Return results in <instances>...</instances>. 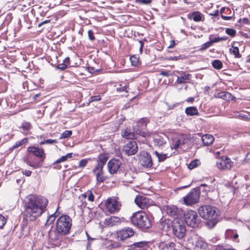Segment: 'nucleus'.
I'll list each match as a JSON object with an SVG mask.
<instances>
[{
  "instance_id": "61",
  "label": "nucleus",
  "mask_w": 250,
  "mask_h": 250,
  "mask_svg": "<svg viewBox=\"0 0 250 250\" xmlns=\"http://www.w3.org/2000/svg\"><path fill=\"white\" fill-rule=\"evenodd\" d=\"M161 75L168 77L170 74L169 71H161L160 73Z\"/></svg>"
},
{
  "instance_id": "56",
  "label": "nucleus",
  "mask_w": 250,
  "mask_h": 250,
  "mask_svg": "<svg viewBox=\"0 0 250 250\" xmlns=\"http://www.w3.org/2000/svg\"><path fill=\"white\" fill-rule=\"evenodd\" d=\"M88 36L89 40H90L91 41L93 42L95 40L94 34L92 30H89L88 31Z\"/></svg>"
},
{
  "instance_id": "57",
  "label": "nucleus",
  "mask_w": 250,
  "mask_h": 250,
  "mask_svg": "<svg viewBox=\"0 0 250 250\" xmlns=\"http://www.w3.org/2000/svg\"><path fill=\"white\" fill-rule=\"evenodd\" d=\"M202 188H203L202 191H205V194H206L209 190V188L208 186L204 184H202L200 186V188H199L200 189V191L202 189Z\"/></svg>"
},
{
  "instance_id": "14",
  "label": "nucleus",
  "mask_w": 250,
  "mask_h": 250,
  "mask_svg": "<svg viewBox=\"0 0 250 250\" xmlns=\"http://www.w3.org/2000/svg\"><path fill=\"white\" fill-rule=\"evenodd\" d=\"M134 229L130 227H125L116 231L117 238L119 241H123L134 235Z\"/></svg>"
},
{
  "instance_id": "64",
  "label": "nucleus",
  "mask_w": 250,
  "mask_h": 250,
  "mask_svg": "<svg viewBox=\"0 0 250 250\" xmlns=\"http://www.w3.org/2000/svg\"><path fill=\"white\" fill-rule=\"evenodd\" d=\"M45 142H46L47 144H50L57 143V141L55 139V140L47 139V140H45Z\"/></svg>"
},
{
  "instance_id": "53",
  "label": "nucleus",
  "mask_w": 250,
  "mask_h": 250,
  "mask_svg": "<svg viewBox=\"0 0 250 250\" xmlns=\"http://www.w3.org/2000/svg\"><path fill=\"white\" fill-rule=\"evenodd\" d=\"M211 45H212V44H211V43L209 41L206 42L201 45L200 50L204 51V50L208 48Z\"/></svg>"
},
{
  "instance_id": "27",
  "label": "nucleus",
  "mask_w": 250,
  "mask_h": 250,
  "mask_svg": "<svg viewBox=\"0 0 250 250\" xmlns=\"http://www.w3.org/2000/svg\"><path fill=\"white\" fill-rule=\"evenodd\" d=\"M148 245L146 242H139L130 246L128 250H147Z\"/></svg>"
},
{
  "instance_id": "24",
  "label": "nucleus",
  "mask_w": 250,
  "mask_h": 250,
  "mask_svg": "<svg viewBox=\"0 0 250 250\" xmlns=\"http://www.w3.org/2000/svg\"><path fill=\"white\" fill-rule=\"evenodd\" d=\"M238 238L239 235L236 230H233L230 229H228L226 230L225 232L226 239H230L234 242L238 243L239 242Z\"/></svg>"
},
{
  "instance_id": "48",
  "label": "nucleus",
  "mask_w": 250,
  "mask_h": 250,
  "mask_svg": "<svg viewBox=\"0 0 250 250\" xmlns=\"http://www.w3.org/2000/svg\"><path fill=\"white\" fill-rule=\"evenodd\" d=\"M72 134L71 130H65L63 132L60 136V139H63L68 137H70Z\"/></svg>"
},
{
  "instance_id": "26",
  "label": "nucleus",
  "mask_w": 250,
  "mask_h": 250,
  "mask_svg": "<svg viewBox=\"0 0 250 250\" xmlns=\"http://www.w3.org/2000/svg\"><path fill=\"white\" fill-rule=\"evenodd\" d=\"M121 134L122 137L125 139L134 140L137 138L136 132L132 131L129 128L122 129Z\"/></svg>"
},
{
  "instance_id": "52",
  "label": "nucleus",
  "mask_w": 250,
  "mask_h": 250,
  "mask_svg": "<svg viewBox=\"0 0 250 250\" xmlns=\"http://www.w3.org/2000/svg\"><path fill=\"white\" fill-rule=\"evenodd\" d=\"M7 222L6 218L0 214V229L3 228Z\"/></svg>"
},
{
  "instance_id": "21",
  "label": "nucleus",
  "mask_w": 250,
  "mask_h": 250,
  "mask_svg": "<svg viewBox=\"0 0 250 250\" xmlns=\"http://www.w3.org/2000/svg\"><path fill=\"white\" fill-rule=\"evenodd\" d=\"M27 151L42 161H44L46 158L45 151L42 147L30 146L27 148Z\"/></svg>"
},
{
  "instance_id": "4",
  "label": "nucleus",
  "mask_w": 250,
  "mask_h": 250,
  "mask_svg": "<svg viewBox=\"0 0 250 250\" xmlns=\"http://www.w3.org/2000/svg\"><path fill=\"white\" fill-rule=\"evenodd\" d=\"M131 223L139 228L146 229L151 226L150 219L143 211L133 213L131 218Z\"/></svg>"
},
{
  "instance_id": "10",
  "label": "nucleus",
  "mask_w": 250,
  "mask_h": 250,
  "mask_svg": "<svg viewBox=\"0 0 250 250\" xmlns=\"http://www.w3.org/2000/svg\"><path fill=\"white\" fill-rule=\"evenodd\" d=\"M148 120L146 118H143L140 119L137 122L135 131L136 133L144 138H147L149 137L151 133L145 130L146 127Z\"/></svg>"
},
{
  "instance_id": "13",
  "label": "nucleus",
  "mask_w": 250,
  "mask_h": 250,
  "mask_svg": "<svg viewBox=\"0 0 250 250\" xmlns=\"http://www.w3.org/2000/svg\"><path fill=\"white\" fill-rule=\"evenodd\" d=\"M63 233H61L59 230L50 231L49 232L48 241L53 247H58L61 245L62 242V236Z\"/></svg>"
},
{
  "instance_id": "49",
  "label": "nucleus",
  "mask_w": 250,
  "mask_h": 250,
  "mask_svg": "<svg viewBox=\"0 0 250 250\" xmlns=\"http://www.w3.org/2000/svg\"><path fill=\"white\" fill-rule=\"evenodd\" d=\"M225 32L227 34L230 36L231 37H234L236 34V31L231 28H227L226 29Z\"/></svg>"
},
{
  "instance_id": "59",
  "label": "nucleus",
  "mask_w": 250,
  "mask_h": 250,
  "mask_svg": "<svg viewBox=\"0 0 250 250\" xmlns=\"http://www.w3.org/2000/svg\"><path fill=\"white\" fill-rule=\"evenodd\" d=\"M128 88V86L127 85H125L123 86H122L121 85H120V87L117 88V91L119 92H122L124 91L127 92V89Z\"/></svg>"
},
{
  "instance_id": "34",
  "label": "nucleus",
  "mask_w": 250,
  "mask_h": 250,
  "mask_svg": "<svg viewBox=\"0 0 250 250\" xmlns=\"http://www.w3.org/2000/svg\"><path fill=\"white\" fill-rule=\"evenodd\" d=\"M185 113L188 116H198L199 115V111L195 106H189L186 108L185 110Z\"/></svg>"
},
{
  "instance_id": "41",
  "label": "nucleus",
  "mask_w": 250,
  "mask_h": 250,
  "mask_svg": "<svg viewBox=\"0 0 250 250\" xmlns=\"http://www.w3.org/2000/svg\"><path fill=\"white\" fill-rule=\"evenodd\" d=\"M195 247L201 249H206L208 244L202 239H198L195 243Z\"/></svg>"
},
{
  "instance_id": "37",
  "label": "nucleus",
  "mask_w": 250,
  "mask_h": 250,
  "mask_svg": "<svg viewBox=\"0 0 250 250\" xmlns=\"http://www.w3.org/2000/svg\"><path fill=\"white\" fill-rule=\"evenodd\" d=\"M28 143V139L24 138L20 141H17L16 143L10 148V151H13L14 149L21 146L23 145H25Z\"/></svg>"
},
{
  "instance_id": "20",
  "label": "nucleus",
  "mask_w": 250,
  "mask_h": 250,
  "mask_svg": "<svg viewBox=\"0 0 250 250\" xmlns=\"http://www.w3.org/2000/svg\"><path fill=\"white\" fill-rule=\"evenodd\" d=\"M121 166V161L117 159L112 158L107 163V169L110 174H114L117 173Z\"/></svg>"
},
{
  "instance_id": "16",
  "label": "nucleus",
  "mask_w": 250,
  "mask_h": 250,
  "mask_svg": "<svg viewBox=\"0 0 250 250\" xmlns=\"http://www.w3.org/2000/svg\"><path fill=\"white\" fill-rule=\"evenodd\" d=\"M150 137H152L154 146L156 147L163 146L167 143V136L164 133H153Z\"/></svg>"
},
{
  "instance_id": "6",
  "label": "nucleus",
  "mask_w": 250,
  "mask_h": 250,
  "mask_svg": "<svg viewBox=\"0 0 250 250\" xmlns=\"http://www.w3.org/2000/svg\"><path fill=\"white\" fill-rule=\"evenodd\" d=\"M104 206L106 211L110 214H117L120 212L122 205L119 197H108L105 201Z\"/></svg>"
},
{
  "instance_id": "12",
  "label": "nucleus",
  "mask_w": 250,
  "mask_h": 250,
  "mask_svg": "<svg viewBox=\"0 0 250 250\" xmlns=\"http://www.w3.org/2000/svg\"><path fill=\"white\" fill-rule=\"evenodd\" d=\"M119 174L124 182L131 183L135 178V173L130 167H122L119 170Z\"/></svg>"
},
{
  "instance_id": "5",
  "label": "nucleus",
  "mask_w": 250,
  "mask_h": 250,
  "mask_svg": "<svg viewBox=\"0 0 250 250\" xmlns=\"http://www.w3.org/2000/svg\"><path fill=\"white\" fill-rule=\"evenodd\" d=\"M56 229L64 235H67L70 232L72 225V218L68 215L62 214L56 220Z\"/></svg>"
},
{
  "instance_id": "44",
  "label": "nucleus",
  "mask_w": 250,
  "mask_h": 250,
  "mask_svg": "<svg viewBox=\"0 0 250 250\" xmlns=\"http://www.w3.org/2000/svg\"><path fill=\"white\" fill-rule=\"evenodd\" d=\"M154 153L158 157L159 162H164L170 156V155L168 156L167 154L159 153L157 151H155Z\"/></svg>"
},
{
  "instance_id": "29",
  "label": "nucleus",
  "mask_w": 250,
  "mask_h": 250,
  "mask_svg": "<svg viewBox=\"0 0 250 250\" xmlns=\"http://www.w3.org/2000/svg\"><path fill=\"white\" fill-rule=\"evenodd\" d=\"M188 18L189 20H193L195 22L203 21V18L204 19V15L198 11H194L188 14Z\"/></svg>"
},
{
  "instance_id": "36",
  "label": "nucleus",
  "mask_w": 250,
  "mask_h": 250,
  "mask_svg": "<svg viewBox=\"0 0 250 250\" xmlns=\"http://www.w3.org/2000/svg\"><path fill=\"white\" fill-rule=\"evenodd\" d=\"M171 224L169 223V221L164 220L160 222L158 224V228L163 231L168 232L170 229V226Z\"/></svg>"
},
{
  "instance_id": "54",
  "label": "nucleus",
  "mask_w": 250,
  "mask_h": 250,
  "mask_svg": "<svg viewBox=\"0 0 250 250\" xmlns=\"http://www.w3.org/2000/svg\"><path fill=\"white\" fill-rule=\"evenodd\" d=\"M238 22L241 24H249L250 21L248 18H243L242 19L240 18Z\"/></svg>"
},
{
  "instance_id": "23",
  "label": "nucleus",
  "mask_w": 250,
  "mask_h": 250,
  "mask_svg": "<svg viewBox=\"0 0 250 250\" xmlns=\"http://www.w3.org/2000/svg\"><path fill=\"white\" fill-rule=\"evenodd\" d=\"M121 223V218L118 216H112L105 218L104 221V225L107 227H113L117 226Z\"/></svg>"
},
{
  "instance_id": "18",
  "label": "nucleus",
  "mask_w": 250,
  "mask_h": 250,
  "mask_svg": "<svg viewBox=\"0 0 250 250\" xmlns=\"http://www.w3.org/2000/svg\"><path fill=\"white\" fill-rule=\"evenodd\" d=\"M140 163L145 168H150L153 165L151 155L147 151H142L140 154Z\"/></svg>"
},
{
  "instance_id": "39",
  "label": "nucleus",
  "mask_w": 250,
  "mask_h": 250,
  "mask_svg": "<svg viewBox=\"0 0 250 250\" xmlns=\"http://www.w3.org/2000/svg\"><path fill=\"white\" fill-rule=\"evenodd\" d=\"M130 61L132 66H137L141 63L140 57L138 55H133L130 57Z\"/></svg>"
},
{
  "instance_id": "60",
  "label": "nucleus",
  "mask_w": 250,
  "mask_h": 250,
  "mask_svg": "<svg viewBox=\"0 0 250 250\" xmlns=\"http://www.w3.org/2000/svg\"><path fill=\"white\" fill-rule=\"evenodd\" d=\"M136 2L140 4H148L151 2V0H135Z\"/></svg>"
},
{
  "instance_id": "45",
  "label": "nucleus",
  "mask_w": 250,
  "mask_h": 250,
  "mask_svg": "<svg viewBox=\"0 0 250 250\" xmlns=\"http://www.w3.org/2000/svg\"><path fill=\"white\" fill-rule=\"evenodd\" d=\"M32 127V125L30 123L27 122H24L22 123L20 127V128L23 131H28Z\"/></svg>"
},
{
  "instance_id": "8",
  "label": "nucleus",
  "mask_w": 250,
  "mask_h": 250,
  "mask_svg": "<svg viewBox=\"0 0 250 250\" xmlns=\"http://www.w3.org/2000/svg\"><path fill=\"white\" fill-rule=\"evenodd\" d=\"M184 217L186 224L192 228L198 227L200 223V219L198 216L197 212L194 210L187 211L184 213Z\"/></svg>"
},
{
  "instance_id": "3",
  "label": "nucleus",
  "mask_w": 250,
  "mask_h": 250,
  "mask_svg": "<svg viewBox=\"0 0 250 250\" xmlns=\"http://www.w3.org/2000/svg\"><path fill=\"white\" fill-rule=\"evenodd\" d=\"M199 215L207 221V224L209 228H213L218 222V213L217 208L213 206L206 205L200 207L198 209Z\"/></svg>"
},
{
  "instance_id": "50",
  "label": "nucleus",
  "mask_w": 250,
  "mask_h": 250,
  "mask_svg": "<svg viewBox=\"0 0 250 250\" xmlns=\"http://www.w3.org/2000/svg\"><path fill=\"white\" fill-rule=\"evenodd\" d=\"M101 100V97L100 95L91 96L88 99V104L90 103L94 102L100 101Z\"/></svg>"
},
{
  "instance_id": "25",
  "label": "nucleus",
  "mask_w": 250,
  "mask_h": 250,
  "mask_svg": "<svg viewBox=\"0 0 250 250\" xmlns=\"http://www.w3.org/2000/svg\"><path fill=\"white\" fill-rule=\"evenodd\" d=\"M220 14L221 18L225 21L230 20L234 15V12L232 13L230 8L223 7L220 10Z\"/></svg>"
},
{
  "instance_id": "17",
  "label": "nucleus",
  "mask_w": 250,
  "mask_h": 250,
  "mask_svg": "<svg viewBox=\"0 0 250 250\" xmlns=\"http://www.w3.org/2000/svg\"><path fill=\"white\" fill-rule=\"evenodd\" d=\"M134 201L135 204L142 209L147 208L151 205L150 199L145 195H137Z\"/></svg>"
},
{
  "instance_id": "28",
  "label": "nucleus",
  "mask_w": 250,
  "mask_h": 250,
  "mask_svg": "<svg viewBox=\"0 0 250 250\" xmlns=\"http://www.w3.org/2000/svg\"><path fill=\"white\" fill-rule=\"evenodd\" d=\"M214 96L215 98L222 99L227 101H233L235 99V97L228 91L218 93Z\"/></svg>"
},
{
  "instance_id": "7",
  "label": "nucleus",
  "mask_w": 250,
  "mask_h": 250,
  "mask_svg": "<svg viewBox=\"0 0 250 250\" xmlns=\"http://www.w3.org/2000/svg\"><path fill=\"white\" fill-rule=\"evenodd\" d=\"M171 224L173 234L179 239L184 238L186 232L184 222L181 220L175 219Z\"/></svg>"
},
{
  "instance_id": "32",
  "label": "nucleus",
  "mask_w": 250,
  "mask_h": 250,
  "mask_svg": "<svg viewBox=\"0 0 250 250\" xmlns=\"http://www.w3.org/2000/svg\"><path fill=\"white\" fill-rule=\"evenodd\" d=\"M236 43L233 42L231 46V48H229V51L230 54L234 56L235 58H241L242 55L239 52V49L238 46L235 45Z\"/></svg>"
},
{
  "instance_id": "33",
  "label": "nucleus",
  "mask_w": 250,
  "mask_h": 250,
  "mask_svg": "<svg viewBox=\"0 0 250 250\" xmlns=\"http://www.w3.org/2000/svg\"><path fill=\"white\" fill-rule=\"evenodd\" d=\"M202 141L204 146H209L214 141L213 136L210 134H205L202 137Z\"/></svg>"
},
{
  "instance_id": "43",
  "label": "nucleus",
  "mask_w": 250,
  "mask_h": 250,
  "mask_svg": "<svg viewBox=\"0 0 250 250\" xmlns=\"http://www.w3.org/2000/svg\"><path fill=\"white\" fill-rule=\"evenodd\" d=\"M215 250H234V249L229 244H222L216 246Z\"/></svg>"
},
{
  "instance_id": "1",
  "label": "nucleus",
  "mask_w": 250,
  "mask_h": 250,
  "mask_svg": "<svg viewBox=\"0 0 250 250\" xmlns=\"http://www.w3.org/2000/svg\"><path fill=\"white\" fill-rule=\"evenodd\" d=\"M48 204V199L42 196L30 194L25 198L23 202V222L26 227L28 226L29 229H31V223L42 216L46 211Z\"/></svg>"
},
{
  "instance_id": "15",
  "label": "nucleus",
  "mask_w": 250,
  "mask_h": 250,
  "mask_svg": "<svg viewBox=\"0 0 250 250\" xmlns=\"http://www.w3.org/2000/svg\"><path fill=\"white\" fill-rule=\"evenodd\" d=\"M24 161L26 164L32 167L33 169H37L41 167L44 161L35 157L31 155H27L24 158Z\"/></svg>"
},
{
  "instance_id": "55",
  "label": "nucleus",
  "mask_w": 250,
  "mask_h": 250,
  "mask_svg": "<svg viewBox=\"0 0 250 250\" xmlns=\"http://www.w3.org/2000/svg\"><path fill=\"white\" fill-rule=\"evenodd\" d=\"M67 67L68 66L67 65V64L63 62V63L58 64L56 67L61 70H64L67 68Z\"/></svg>"
},
{
  "instance_id": "62",
  "label": "nucleus",
  "mask_w": 250,
  "mask_h": 250,
  "mask_svg": "<svg viewBox=\"0 0 250 250\" xmlns=\"http://www.w3.org/2000/svg\"><path fill=\"white\" fill-rule=\"evenodd\" d=\"M22 173L26 176L28 177V176H31V175L32 174V171L31 170L25 169V170L22 171Z\"/></svg>"
},
{
  "instance_id": "63",
  "label": "nucleus",
  "mask_w": 250,
  "mask_h": 250,
  "mask_svg": "<svg viewBox=\"0 0 250 250\" xmlns=\"http://www.w3.org/2000/svg\"><path fill=\"white\" fill-rule=\"evenodd\" d=\"M180 59H181L180 56H171L168 58V60L169 61H177Z\"/></svg>"
},
{
  "instance_id": "47",
  "label": "nucleus",
  "mask_w": 250,
  "mask_h": 250,
  "mask_svg": "<svg viewBox=\"0 0 250 250\" xmlns=\"http://www.w3.org/2000/svg\"><path fill=\"white\" fill-rule=\"evenodd\" d=\"M235 115L243 120L248 121L250 119V116L248 113L245 114L244 112H237Z\"/></svg>"
},
{
  "instance_id": "58",
  "label": "nucleus",
  "mask_w": 250,
  "mask_h": 250,
  "mask_svg": "<svg viewBox=\"0 0 250 250\" xmlns=\"http://www.w3.org/2000/svg\"><path fill=\"white\" fill-rule=\"evenodd\" d=\"M181 145V140L180 139L177 140L172 144V147L174 149H177Z\"/></svg>"
},
{
  "instance_id": "46",
  "label": "nucleus",
  "mask_w": 250,
  "mask_h": 250,
  "mask_svg": "<svg viewBox=\"0 0 250 250\" xmlns=\"http://www.w3.org/2000/svg\"><path fill=\"white\" fill-rule=\"evenodd\" d=\"M213 67L217 70H220L223 68V65L222 62L219 60H215L212 62Z\"/></svg>"
},
{
  "instance_id": "38",
  "label": "nucleus",
  "mask_w": 250,
  "mask_h": 250,
  "mask_svg": "<svg viewBox=\"0 0 250 250\" xmlns=\"http://www.w3.org/2000/svg\"><path fill=\"white\" fill-rule=\"evenodd\" d=\"M59 208V207H58L55 212L48 217L46 222V225H49L52 224L55 220L56 218L60 215V212L58 211Z\"/></svg>"
},
{
  "instance_id": "11",
  "label": "nucleus",
  "mask_w": 250,
  "mask_h": 250,
  "mask_svg": "<svg viewBox=\"0 0 250 250\" xmlns=\"http://www.w3.org/2000/svg\"><path fill=\"white\" fill-rule=\"evenodd\" d=\"M216 166L221 170H230L233 166V162L228 156H222L218 159Z\"/></svg>"
},
{
  "instance_id": "30",
  "label": "nucleus",
  "mask_w": 250,
  "mask_h": 250,
  "mask_svg": "<svg viewBox=\"0 0 250 250\" xmlns=\"http://www.w3.org/2000/svg\"><path fill=\"white\" fill-rule=\"evenodd\" d=\"M159 248L161 250H175L176 244L172 242L167 243L161 242L159 243Z\"/></svg>"
},
{
  "instance_id": "9",
  "label": "nucleus",
  "mask_w": 250,
  "mask_h": 250,
  "mask_svg": "<svg viewBox=\"0 0 250 250\" xmlns=\"http://www.w3.org/2000/svg\"><path fill=\"white\" fill-rule=\"evenodd\" d=\"M200 189L197 188L192 189L183 198L184 203L187 206H192L196 204L200 199Z\"/></svg>"
},
{
  "instance_id": "2",
  "label": "nucleus",
  "mask_w": 250,
  "mask_h": 250,
  "mask_svg": "<svg viewBox=\"0 0 250 250\" xmlns=\"http://www.w3.org/2000/svg\"><path fill=\"white\" fill-rule=\"evenodd\" d=\"M109 158L108 153H100L95 158H88L82 159L79 163L78 167L83 168L87 163L92 160H96V164L92 169L93 174L96 176L97 181L99 183H103L106 180V177L104 175V167Z\"/></svg>"
},
{
  "instance_id": "40",
  "label": "nucleus",
  "mask_w": 250,
  "mask_h": 250,
  "mask_svg": "<svg viewBox=\"0 0 250 250\" xmlns=\"http://www.w3.org/2000/svg\"><path fill=\"white\" fill-rule=\"evenodd\" d=\"M72 153H67L66 155H64L62 156L61 158L57 160L53 164V165H56L60 163L65 162L69 158H71L72 157Z\"/></svg>"
},
{
  "instance_id": "31",
  "label": "nucleus",
  "mask_w": 250,
  "mask_h": 250,
  "mask_svg": "<svg viewBox=\"0 0 250 250\" xmlns=\"http://www.w3.org/2000/svg\"><path fill=\"white\" fill-rule=\"evenodd\" d=\"M191 76L190 74L183 72L181 73V76L177 78L176 82L178 84L188 83L190 81Z\"/></svg>"
},
{
  "instance_id": "42",
  "label": "nucleus",
  "mask_w": 250,
  "mask_h": 250,
  "mask_svg": "<svg viewBox=\"0 0 250 250\" xmlns=\"http://www.w3.org/2000/svg\"><path fill=\"white\" fill-rule=\"evenodd\" d=\"M201 164L200 161L198 159H194L191 161L188 166V168L190 170H192Z\"/></svg>"
},
{
  "instance_id": "35",
  "label": "nucleus",
  "mask_w": 250,
  "mask_h": 250,
  "mask_svg": "<svg viewBox=\"0 0 250 250\" xmlns=\"http://www.w3.org/2000/svg\"><path fill=\"white\" fill-rule=\"evenodd\" d=\"M167 213L171 216L175 217L179 213V210L177 207L175 206H167Z\"/></svg>"
},
{
  "instance_id": "19",
  "label": "nucleus",
  "mask_w": 250,
  "mask_h": 250,
  "mask_svg": "<svg viewBox=\"0 0 250 250\" xmlns=\"http://www.w3.org/2000/svg\"><path fill=\"white\" fill-rule=\"evenodd\" d=\"M138 147L137 143L134 141H131L125 144L123 148V151L127 155H132L138 151Z\"/></svg>"
},
{
  "instance_id": "51",
  "label": "nucleus",
  "mask_w": 250,
  "mask_h": 250,
  "mask_svg": "<svg viewBox=\"0 0 250 250\" xmlns=\"http://www.w3.org/2000/svg\"><path fill=\"white\" fill-rule=\"evenodd\" d=\"M227 40V37H216L213 39L210 40V42L211 44L212 45L213 43L221 41H226Z\"/></svg>"
},
{
  "instance_id": "22",
  "label": "nucleus",
  "mask_w": 250,
  "mask_h": 250,
  "mask_svg": "<svg viewBox=\"0 0 250 250\" xmlns=\"http://www.w3.org/2000/svg\"><path fill=\"white\" fill-rule=\"evenodd\" d=\"M86 198H87L88 200L90 202H93L94 201L95 196L91 190H87L84 193L81 194L79 196V199L81 200V202H82L81 205V207L85 208L87 206V204L85 201Z\"/></svg>"
}]
</instances>
